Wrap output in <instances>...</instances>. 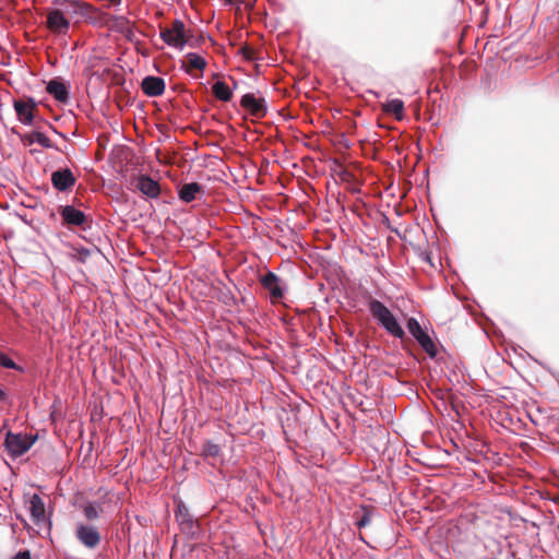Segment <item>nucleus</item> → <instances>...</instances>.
I'll list each match as a JSON object with an SVG mask.
<instances>
[{
  "mask_svg": "<svg viewBox=\"0 0 559 559\" xmlns=\"http://www.w3.org/2000/svg\"><path fill=\"white\" fill-rule=\"evenodd\" d=\"M102 506L98 502H88L83 508L84 515L87 520H96L99 516Z\"/></svg>",
  "mask_w": 559,
  "mask_h": 559,
  "instance_id": "obj_25",
  "label": "nucleus"
},
{
  "mask_svg": "<svg viewBox=\"0 0 559 559\" xmlns=\"http://www.w3.org/2000/svg\"><path fill=\"white\" fill-rule=\"evenodd\" d=\"M12 559H31V554L28 550H21Z\"/></svg>",
  "mask_w": 559,
  "mask_h": 559,
  "instance_id": "obj_28",
  "label": "nucleus"
},
{
  "mask_svg": "<svg viewBox=\"0 0 559 559\" xmlns=\"http://www.w3.org/2000/svg\"><path fill=\"white\" fill-rule=\"evenodd\" d=\"M259 281L262 287L269 292L273 301H278L284 297L286 284L274 272L267 271L260 276Z\"/></svg>",
  "mask_w": 559,
  "mask_h": 559,
  "instance_id": "obj_6",
  "label": "nucleus"
},
{
  "mask_svg": "<svg viewBox=\"0 0 559 559\" xmlns=\"http://www.w3.org/2000/svg\"><path fill=\"white\" fill-rule=\"evenodd\" d=\"M38 103L33 97H27L26 100L14 99L13 108L17 116V120L25 124L31 126L34 122V109L37 107Z\"/></svg>",
  "mask_w": 559,
  "mask_h": 559,
  "instance_id": "obj_8",
  "label": "nucleus"
},
{
  "mask_svg": "<svg viewBox=\"0 0 559 559\" xmlns=\"http://www.w3.org/2000/svg\"><path fill=\"white\" fill-rule=\"evenodd\" d=\"M93 250L84 247L74 248L73 258L81 262L86 263L87 260L91 258Z\"/></svg>",
  "mask_w": 559,
  "mask_h": 559,
  "instance_id": "obj_26",
  "label": "nucleus"
},
{
  "mask_svg": "<svg viewBox=\"0 0 559 559\" xmlns=\"http://www.w3.org/2000/svg\"><path fill=\"white\" fill-rule=\"evenodd\" d=\"M28 504L32 521L34 522V524L38 526L47 525L48 528H50L51 521L49 518L46 516L45 502L43 498L39 495L34 493L29 498Z\"/></svg>",
  "mask_w": 559,
  "mask_h": 559,
  "instance_id": "obj_10",
  "label": "nucleus"
},
{
  "mask_svg": "<svg viewBox=\"0 0 559 559\" xmlns=\"http://www.w3.org/2000/svg\"><path fill=\"white\" fill-rule=\"evenodd\" d=\"M406 328L412 336L417 341L420 347L426 354L435 359L438 354L437 346L430 335L421 328L420 323L416 318H409L406 322Z\"/></svg>",
  "mask_w": 559,
  "mask_h": 559,
  "instance_id": "obj_4",
  "label": "nucleus"
},
{
  "mask_svg": "<svg viewBox=\"0 0 559 559\" xmlns=\"http://www.w3.org/2000/svg\"><path fill=\"white\" fill-rule=\"evenodd\" d=\"M0 366L7 369L22 370L12 358L2 352H0Z\"/></svg>",
  "mask_w": 559,
  "mask_h": 559,
  "instance_id": "obj_27",
  "label": "nucleus"
},
{
  "mask_svg": "<svg viewBox=\"0 0 559 559\" xmlns=\"http://www.w3.org/2000/svg\"><path fill=\"white\" fill-rule=\"evenodd\" d=\"M141 88L146 96L157 97L165 92V81L159 76L147 75L142 80Z\"/></svg>",
  "mask_w": 559,
  "mask_h": 559,
  "instance_id": "obj_17",
  "label": "nucleus"
},
{
  "mask_svg": "<svg viewBox=\"0 0 559 559\" xmlns=\"http://www.w3.org/2000/svg\"><path fill=\"white\" fill-rule=\"evenodd\" d=\"M240 105L252 116L262 118L266 115L267 106L263 97H258L253 93H247L241 97Z\"/></svg>",
  "mask_w": 559,
  "mask_h": 559,
  "instance_id": "obj_12",
  "label": "nucleus"
},
{
  "mask_svg": "<svg viewBox=\"0 0 559 559\" xmlns=\"http://www.w3.org/2000/svg\"><path fill=\"white\" fill-rule=\"evenodd\" d=\"M383 110L393 114L396 119L401 120L404 112V103L399 98L390 99L383 105Z\"/></svg>",
  "mask_w": 559,
  "mask_h": 559,
  "instance_id": "obj_20",
  "label": "nucleus"
},
{
  "mask_svg": "<svg viewBox=\"0 0 559 559\" xmlns=\"http://www.w3.org/2000/svg\"><path fill=\"white\" fill-rule=\"evenodd\" d=\"M50 180L52 187L59 192H67L71 190L76 182L74 174L68 167L59 168L52 171Z\"/></svg>",
  "mask_w": 559,
  "mask_h": 559,
  "instance_id": "obj_9",
  "label": "nucleus"
},
{
  "mask_svg": "<svg viewBox=\"0 0 559 559\" xmlns=\"http://www.w3.org/2000/svg\"><path fill=\"white\" fill-rule=\"evenodd\" d=\"M354 515L356 518V522H355L356 526L358 528H362L370 524L372 510L370 507L361 506L360 513L356 512Z\"/></svg>",
  "mask_w": 559,
  "mask_h": 559,
  "instance_id": "obj_22",
  "label": "nucleus"
},
{
  "mask_svg": "<svg viewBox=\"0 0 559 559\" xmlns=\"http://www.w3.org/2000/svg\"><path fill=\"white\" fill-rule=\"evenodd\" d=\"M36 440L37 436L8 431L4 437V447L9 455L15 459L26 453Z\"/></svg>",
  "mask_w": 559,
  "mask_h": 559,
  "instance_id": "obj_2",
  "label": "nucleus"
},
{
  "mask_svg": "<svg viewBox=\"0 0 559 559\" xmlns=\"http://www.w3.org/2000/svg\"><path fill=\"white\" fill-rule=\"evenodd\" d=\"M423 259H424L426 262H428V263H430V264H431V259H430V254H429V253H425V254L423 255Z\"/></svg>",
  "mask_w": 559,
  "mask_h": 559,
  "instance_id": "obj_30",
  "label": "nucleus"
},
{
  "mask_svg": "<svg viewBox=\"0 0 559 559\" xmlns=\"http://www.w3.org/2000/svg\"><path fill=\"white\" fill-rule=\"evenodd\" d=\"M359 539L362 540L364 543H366L365 538L362 537V535L359 536Z\"/></svg>",
  "mask_w": 559,
  "mask_h": 559,
  "instance_id": "obj_31",
  "label": "nucleus"
},
{
  "mask_svg": "<svg viewBox=\"0 0 559 559\" xmlns=\"http://www.w3.org/2000/svg\"><path fill=\"white\" fill-rule=\"evenodd\" d=\"M219 454H221V447L218 444L214 443L213 441L207 440L202 445L201 455L204 459H209V457L215 459V457L219 456Z\"/></svg>",
  "mask_w": 559,
  "mask_h": 559,
  "instance_id": "obj_24",
  "label": "nucleus"
},
{
  "mask_svg": "<svg viewBox=\"0 0 559 559\" xmlns=\"http://www.w3.org/2000/svg\"><path fill=\"white\" fill-rule=\"evenodd\" d=\"M58 212L66 226L82 227L87 223L85 213L73 205H60Z\"/></svg>",
  "mask_w": 559,
  "mask_h": 559,
  "instance_id": "obj_11",
  "label": "nucleus"
},
{
  "mask_svg": "<svg viewBox=\"0 0 559 559\" xmlns=\"http://www.w3.org/2000/svg\"><path fill=\"white\" fill-rule=\"evenodd\" d=\"M187 66L197 70H204L206 67V60L195 52H189L186 55Z\"/></svg>",
  "mask_w": 559,
  "mask_h": 559,
  "instance_id": "obj_23",
  "label": "nucleus"
},
{
  "mask_svg": "<svg viewBox=\"0 0 559 559\" xmlns=\"http://www.w3.org/2000/svg\"><path fill=\"white\" fill-rule=\"evenodd\" d=\"M212 92L222 102H229L233 96L231 90L224 81H216L212 86Z\"/></svg>",
  "mask_w": 559,
  "mask_h": 559,
  "instance_id": "obj_19",
  "label": "nucleus"
},
{
  "mask_svg": "<svg viewBox=\"0 0 559 559\" xmlns=\"http://www.w3.org/2000/svg\"><path fill=\"white\" fill-rule=\"evenodd\" d=\"M368 308L371 316L388 333L400 340L405 337V331L394 314L383 302L378 299H370L368 302Z\"/></svg>",
  "mask_w": 559,
  "mask_h": 559,
  "instance_id": "obj_1",
  "label": "nucleus"
},
{
  "mask_svg": "<svg viewBox=\"0 0 559 559\" xmlns=\"http://www.w3.org/2000/svg\"><path fill=\"white\" fill-rule=\"evenodd\" d=\"M46 26L55 35H66L70 29L71 23L62 9L55 8L47 12Z\"/></svg>",
  "mask_w": 559,
  "mask_h": 559,
  "instance_id": "obj_7",
  "label": "nucleus"
},
{
  "mask_svg": "<svg viewBox=\"0 0 559 559\" xmlns=\"http://www.w3.org/2000/svg\"><path fill=\"white\" fill-rule=\"evenodd\" d=\"M25 141H27L29 144L36 142L45 148L53 147L51 140L45 133H43L40 131H33L29 134H26Z\"/></svg>",
  "mask_w": 559,
  "mask_h": 559,
  "instance_id": "obj_21",
  "label": "nucleus"
},
{
  "mask_svg": "<svg viewBox=\"0 0 559 559\" xmlns=\"http://www.w3.org/2000/svg\"><path fill=\"white\" fill-rule=\"evenodd\" d=\"M175 518L182 534L191 538L199 535V521L190 514L189 509L181 500L176 501Z\"/></svg>",
  "mask_w": 559,
  "mask_h": 559,
  "instance_id": "obj_5",
  "label": "nucleus"
},
{
  "mask_svg": "<svg viewBox=\"0 0 559 559\" xmlns=\"http://www.w3.org/2000/svg\"><path fill=\"white\" fill-rule=\"evenodd\" d=\"M159 36L165 44L180 50L189 43L185 23L178 19L173 22L170 27L162 29Z\"/></svg>",
  "mask_w": 559,
  "mask_h": 559,
  "instance_id": "obj_3",
  "label": "nucleus"
},
{
  "mask_svg": "<svg viewBox=\"0 0 559 559\" xmlns=\"http://www.w3.org/2000/svg\"><path fill=\"white\" fill-rule=\"evenodd\" d=\"M75 536L87 548H95L100 542L97 528L85 524L78 525Z\"/></svg>",
  "mask_w": 559,
  "mask_h": 559,
  "instance_id": "obj_16",
  "label": "nucleus"
},
{
  "mask_svg": "<svg viewBox=\"0 0 559 559\" xmlns=\"http://www.w3.org/2000/svg\"><path fill=\"white\" fill-rule=\"evenodd\" d=\"M203 191L202 185L199 182H187L178 188V197L180 201L190 203L197 199V195Z\"/></svg>",
  "mask_w": 559,
  "mask_h": 559,
  "instance_id": "obj_18",
  "label": "nucleus"
},
{
  "mask_svg": "<svg viewBox=\"0 0 559 559\" xmlns=\"http://www.w3.org/2000/svg\"><path fill=\"white\" fill-rule=\"evenodd\" d=\"M227 3H233L235 0H225Z\"/></svg>",
  "mask_w": 559,
  "mask_h": 559,
  "instance_id": "obj_32",
  "label": "nucleus"
},
{
  "mask_svg": "<svg viewBox=\"0 0 559 559\" xmlns=\"http://www.w3.org/2000/svg\"><path fill=\"white\" fill-rule=\"evenodd\" d=\"M51 2L60 9H66L68 13L82 17L88 16L94 11L90 3L80 0H51Z\"/></svg>",
  "mask_w": 559,
  "mask_h": 559,
  "instance_id": "obj_13",
  "label": "nucleus"
},
{
  "mask_svg": "<svg viewBox=\"0 0 559 559\" xmlns=\"http://www.w3.org/2000/svg\"><path fill=\"white\" fill-rule=\"evenodd\" d=\"M134 187L148 199H157L160 194V185L147 175H140Z\"/></svg>",
  "mask_w": 559,
  "mask_h": 559,
  "instance_id": "obj_15",
  "label": "nucleus"
},
{
  "mask_svg": "<svg viewBox=\"0 0 559 559\" xmlns=\"http://www.w3.org/2000/svg\"><path fill=\"white\" fill-rule=\"evenodd\" d=\"M46 91L59 103L67 104L70 99V84L60 78L50 80L47 83Z\"/></svg>",
  "mask_w": 559,
  "mask_h": 559,
  "instance_id": "obj_14",
  "label": "nucleus"
},
{
  "mask_svg": "<svg viewBox=\"0 0 559 559\" xmlns=\"http://www.w3.org/2000/svg\"><path fill=\"white\" fill-rule=\"evenodd\" d=\"M7 397V393L3 389L0 388V401H4Z\"/></svg>",
  "mask_w": 559,
  "mask_h": 559,
  "instance_id": "obj_29",
  "label": "nucleus"
}]
</instances>
